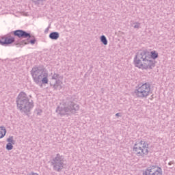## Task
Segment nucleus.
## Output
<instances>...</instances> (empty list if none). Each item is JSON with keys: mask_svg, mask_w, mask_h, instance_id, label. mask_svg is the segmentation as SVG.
Segmentation results:
<instances>
[{"mask_svg": "<svg viewBox=\"0 0 175 175\" xmlns=\"http://www.w3.org/2000/svg\"><path fill=\"white\" fill-rule=\"evenodd\" d=\"M17 109L21 113H25L26 116H29L31 110L33 109V101H29V98L27 96V93L21 92L16 98Z\"/></svg>", "mask_w": 175, "mask_h": 175, "instance_id": "f257e3e1", "label": "nucleus"}, {"mask_svg": "<svg viewBox=\"0 0 175 175\" xmlns=\"http://www.w3.org/2000/svg\"><path fill=\"white\" fill-rule=\"evenodd\" d=\"M31 75L36 84H49V72L43 65L33 67Z\"/></svg>", "mask_w": 175, "mask_h": 175, "instance_id": "f03ea898", "label": "nucleus"}, {"mask_svg": "<svg viewBox=\"0 0 175 175\" xmlns=\"http://www.w3.org/2000/svg\"><path fill=\"white\" fill-rule=\"evenodd\" d=\"M133 64L135 68L147 70V69L155 68L157 61L149 59V57H146L143 54L137 52L134 57Z\"/></svg>", "mask_w": 175, "mask_h": 175, "instance_id": "7ed1b4c3", "label": "nucleus"}, {"mask_svg": "<svg viewBox=\"0 0 175 175\" xmlns=\"http://www.w3.org/2000/svg\"><path fill=\"white\" fill-rule=\"evenodd\" d=\"M80 110V106L72 100L66 99L64 104V107H57L56 109V113H58L61 117L66 116V114H76V111Z\"/></svg>", "mask_w": 175, "mask_h": 175, "instance_id": "20e7f679", "label": "nucleus"}, {"mask_svg": "<svg viewBox=\"0 0 175 175\" xmlns=\"http://www.w3.org/2000/svg\"><path fill=\"white\" fill-rule=\"evenodd\" d=\"M134 94L137 98H146L151 94V84L149 83H145L142 84L140 87L136 89Z\"/></svg>", "mask_w": 175, "mask_h": 175, "instance_id": "39448f33", "label": "nucleus"}, {"mask_svg": "<svg viewBox=\"0 0 175 175\" xmlns=\"http://www.w3.org/2000/svg\"><path fill=\"white\" fill-rule=\"evenodd\" d=\"M51 163L53 166V170L55 172H61L66 166L65 158L59 154H56V157L51 160Z\"/></svg>", "mask_w": 175, "mask_h": 175, "instance_id": "423d86ee", "label": "nucleus"}, {"mask_svg": "<svg viewBox=\"0 0 175 175\" xmlns=\"http://www.w3.org/2000/svg\"><path fill=\"white\" fill-rule=\"evenodd\" d=\"M142 175H162V168L158 165H152L143 171Z\"/></svg>", "mask_w": 175, "mask_h": 175, "instance_id": "0eeeda50", "label": "nucleus"}, {"mask_svg": "<svg viewBox=\"0 0 175 175\" xmlns=\"http://www.w3.org/2000/svg\"><path fill=\"white\" fill-rule=\"evenodd\" d=\"M11 35H14V36H16V38H18L19 39H27V40L32 38L31 33H28L23 29L13 31L11 32Z\"/></svg>", "mask_w": 175, "mask_h": 175, "instance_id": "6e6552de", "label": "nucleus"}, {"mask_svg": "<svg viewBox=\"0 0 175 175\" xmlns=\"http://www.w3.org/2000/svg\"><path fill=\"white\" fill-rule=\"evenodd\" d=\"M58 79H63V77H61L59 74L54 73L52 76V80H56L55 83L54 84L51 83L50 82V85L52 87V88L55 90H58L59 91H61L62 90V81Z\"/></svg>", "mask_w": 175, "mask_h": 175, "instance_id": "1a4fd4ad", "label": "nucleus"}, {"mask_svg": "<svg viewBox=\"0 0 175 175\" xmlns=\"http://www.w3.org/2000/svg\"><path fill=\"white\" fill-rule=\"evenodd\" d=\"M138 53H139V54H142V55H145L146 58H149L154 61H155L157 58L159 57V55L158 54V52H157V51H152L150 52L147 49H145L139 50Z\"/></svg>", "mask_w": 175, "mask_h": 175, "instance_id": "9d476101", "label": "nucleus"}, {"mask_svg": "<svg viewBox=\"0 0 175 175\" xmlns=\"http://www.w3.org/2000/svg\"><path fill=\"white\" fill-rule=\"evenodd\" d=\"M16 42V38L9 36V37H1V39L0 40V44L1 46H9V44H12V43H14Z\"/></svg>", "mask_w": 175, "mask_h": 175, "instance_id": "9b49d317", "label": "nucleus"}, {"mask_svg": "<svg viewBox=\"0 0 175 175\" xmlns=\"http://www.w3.org/2000/svg\"><path fill=\"white\" fill-rule=\"evenodd\" d=\"M143 150L144 149L139 145V144H137V142L134 144L133 151L137 152L138 157H143Z\"/></svg>", "mask_w": 175, "mask_h": 175, "instance_id": "f8f14e48", "label": "nucleus"}, {"mask_svg": "<svg viewBox=\"0 0 175 175\" xmlns=\"http://www.w3.org/2000/svg\"><path fill=\"white\" fill-rule=\"evenodd\" d=\"M59 38V33L57 31H52L49 34V39H51V40H57Z\"/></svg>", "mask_w": 175, "mask_h": 175, "instance_id": "ddd939ff", "label": "nucleus"}, {"mask_svg": "<svg viewBox=\"0 0 175 175\" xmlns=\"http://www.w3.org/2000/svg\"><path fill=\"white\" fill-rule=\"evenodd\" d=\"M14 44L16 46V47H23L24 46H25V44H28V42H27V40H23L19 42H14Z\"/></svg>", "mask_w": 175, "mask_h": 175, "instance_id": "4468645a", "label": "nucleus"}, {"mask_svg": "<svg viewBox=\"0 0 175 175\" xmlns=\"http://www.w3.org/2000/svg\"><path fill=\"white\" fill-rule=\"evenodd\" d=\"M6 132L7 131L5 126H0V139L5 137V136L6 135Z\"/></svg>", "mask_w": 175, "mask_h": 175, "instance_id": "2eb2a0df", "label": "nucleus"}, {"mask_svg": "<svg viewBox=\"0 0 175 175\" xmlns=\"http://www.w3.org/2000/svg\"><path fill=\"white\" fill-rule=\"evenodd\" d=\"M101 43L104 44V46H107V38H106V36L105 35H103L100 38Z\"/></svg>", "mask_w": 175, "mask_h": 175, "instance_id": "dca6fc26", "label": "nucleus"}, {"mask_svg": "<svg viewBox=\"0 0 175 175\" xmlns=\"http://www.w3.org/2000/svg\"><path fill=\"white\" fill-rule=\"evenodd\" d=\"M31 38H33V39L31 40H28V39H25V40H27V44H35V43H36V38H35V36H32Z\"/></svg>", "mask_w": 175, "mask_h": 175, "instance_id": "f3484780", "label": "nucleus"}, {"mask_svg": "<svg viewBox=\"0 0 175 175\" xmlns=\"http://www.w3.org/2000/svg\"><path fill=\"white\" fill-rule=\"evenodd\" d=\"M13 136H10L9 138L6 139V142L8 143H10V144H16V141H14Z\"/></svg>", "mask_w": 175, "mask_h": 175, "instance_id": "a211bd4d", "label": "nucleus"}, {"mask_svg": "<svg viewBox=\"0 0 175 175\" xmlns=\"http://www.w3.org/2000/svg\"><path fill=\"white\" fill-rule=\"evenodd\" d=\"M13 145H14V144H10V143H8L5 146V148L6 150H8V151H10L12 150H13Z\"/></svg>", "mask_w": 175, "mask_h": 175, "instance_id": "6ab92c4d", "label": "nucleus"}, {"mask_svg": "<svg viewBox=\"0 0 175 175\" xmlns=\"http://www.w3.org/2000/svg\"><path fill=\"white\" fill-rule=\"evenodd\" d=\"M133 25H134L133 28H135L137 29H139L140 28V23L135 22L133 23Z\"/></svg>", "mask_w": 175, "mask_h": 175, "instance_id": "aec40b11", "label": "nucleus"}, {"mask_svg": "<svg viewBox=\"0 0 175 175\" xmlns=\"http://www.w3.org/2000/svg\"><path fill=\"white\" fill-rule=\"evenodd\" d=\"M35 3V5H40V2H43V0H31Z\"/></svg>", "mask_w": 175, "mask_h": 175, "instance_id": "412c9836", "label": "nucleus"}, {"mask_svg": "<svg viewBox=\"0 0 175 175\" xmlns=\"http://www.w3.org/2000/svg\"><path fill=\"white\" fill-rule=\"evenodd\" d=\"M138 146H144V144H147L146 141L141 140L139 142L137 143Z\"/></svg>", "mask_w": 175, "mask_h": 175, "instance_id": "4be33fe9", "label": "nucleus"}, {"mask_svg": "<svg viewBox=\"0 0 175 175\" xmlns=\"http://www.w3.org/2000/svg\"><path fill=\"white\" fill-rule=\"evenodd\" d=\"M148 149L146 148L145 150L144 149L143 150V157H144L145 155H148Z\"/></svg>", "mask_w": 175, "mask_h": 175, "instance_id": "5701e85b", "label": "nucleus"}, {"mask_svg": "<svg viewBox=\"0 0 175 175\" xmlns=\"http://www.w3.org/2000/svg\"><path fill=\"white\" fill-rule=\"evenodd\" d=\"M141 147H142V148H143V150H144L145 148H148V144L142 145V146H141Z\"/></svg>", "mask_w": 175, "mask_h": 175, "instance_id": "b1692460", "label": "nucleus"}, {"mask_svg": "<svg viewBox=\"0 0 175 175\" xmlns=\"http://www.w3.org/2000/svg\"><path fill=\"white\" fill-rule=\"evenodd\" d=\"M43 111H42V109H38L37 110V115L38 116H40V114H42Z\"/></svg>", "mask_w": 175, "mask_h": 175, "instance_id": "393cba45", "label": "nucleus"}, {"mask_svg": "<svg viewBox=\"0 0 175 175\" xmlns=\"http://www.w3.org/2000/svg\"><path fill=\"white\" fill-rule=\"evenodd\" d=\"M168 165H169L170 166H171V167H170V169H173V166L172 165H173V161L169 162V163H168Z\"/></svg>", "mask_w": 175, "mask_h": 175, "instance_id": "a878e982", "label": "nucleus"}, {"mask_svg": "<svg viewBox=\"0 0 175 175\" xmlns=\"http://www.w3.org/2000/svg\"><path fill=\"white\" fill-rule=\"evenodd\" d=\"M122 115L121 114V113H117L116 114V117H121Z\"/></svg>", "mask_w": 175, "mask_h": 175, "instance_id": "bb28decb", "label": "nucleus"}, {"mask_svg": "<svg viewBox=\"0 0 175 175\" xmlns=\"http://www.w3.org/2000/svg\"><path fill=\"white\" fill-rule=\"evenodd\" d=\"M47 32H49V27H47V28L45 29V31H44V33H47Z\"/></svg>", "mask_w": 175, "mask_h": 175, "instance_id": "cd10ccee", "label": "nucleus"}]
</instances>
